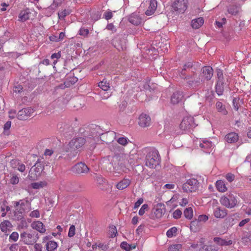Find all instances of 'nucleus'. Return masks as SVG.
<instances>
[{
  "label": "nucleus",
  "mask_w": 251,
  "mask_h": 251,
  "mask_svg": "<svg viewBox=\"0 0 251 251\" xmlns=\"http://www.w3.org/2000/svg\"><path fill=\"white\" fill-rule=\"evenodd\" d=\"M160 162V157L158 151L153 150L149 151L146 158V165L151 168H155L159 165Z\"/></svg>",
  "instance_id": "1"
},
{
  "label": "nucleus",
  "mask_w": 251,
  "mask_h": 251,
  "mask_svg": "<svg viewBox=\"0 0 251 251\" xmlns=\"http://www.w3.org/2000/svg\"><path fill=\"white\" fill-rule=\"evenodd\" d=\"M111 157V161L113 163L114 172L122 170L126 165V155L124 153H119Z\"/></svg>",
  "instance_id": "2"
},
{
  "label": "nucleus",
  "mask_w": 251,
  "mask_h": 251,
  "mask_svg": "<svg viewBox=\"0 0 251 251\" xmlns=\"http://www.w3.org/2000/svg\"><path fill=\"white\" fill-rule=\"evenodd\" d=\"M99 127L96 126L95 128L92 129L91 131L92 135H91L93 137H96L99 135H100V138L102 142L106 144H109L114 141L115 138V132L114 131H108L104 133L101 134H98L97 130L99 129Z\"/></svg>",
  "instance_id": "3"
},
{
  "label": "nucleus",
  "mask_w": 251,
  "mask_h": 251,
  "mask_svg": "<svg viewBox=\"0 0 251 251\" xmlns=\"http://www.w3.org/2000/svg\"><path fill=\"white\" fill-rule=\"evenodd\" d=\"M222 205L228 208H232L237 204L236 197L231 193H227L223 196L220 199Z\"/></svg>",
  "instance_id": "4"
},
{
  "label": "nucleus",
  "mask_w": 251,
  "mask_h": 251,
  "mask_svg": "<svg viewBox=\"0 0 251 251\" xmlns=\"http://www.w3.org/2000/svg\"><path fill=\"white\" fill-rule=\"evenodd\" d=\"M188 0H172V10L177 14L184 13L188 7Z\"/></svg>",
  "instance_id": "5"
},
{
  "label": "nucleus",
  "mask_w": 251,
  "mask_h": 251,
  "mask_svg": "<svg viewBox=\"0 0 251 251\" xmlns=\"http://www.w3.org/2000/svg\"><path fill=\"white\" fill-rule=\"evenodd\" d=\"M199 182L195 178L188 179L182 185V189L184 192L192 193L198 190Z\"/></svg>",
  "instance_id": "6"
},
{
  "label": "nucleus",
  "mask_w": 251,
  "mask_h": 251,
  "mask_svg": "<svg viewBox=\"0 0 251 251\" xmlns=\"http://www.w3.org/2000/svg\"><path fill=\"white\" fill-rule=\"evenodd\" d=\"M38 234H35V232L28 233L26 232H23L20 234V238L21 240L26 245H32L37 242L38 237Z\"/></svg>",
  "instance_id": "7"
},
{
  "label": "nucleus",
  "mask_w": 251,
  "mask_h": 251,
  "mask_svg": "<svg viewBox=\"0 0 251 251\" xmlns=\"http://www.w3.org/2000/svg\"><path fill=\"white\" fill-rule=\"evenodd\" d=\"M85 143V139L82 137L73 139L68 144V151H75L82 147Z\"/></svg>",
  "instance_id": "8"
},
{
  "label": "nucleus",
  "mask_w": 251,
  "mask_h": 251,
  "mask_svg": "<svg viewBox=\"0 0 251 251\" xmlns=\"http://www.w3.org/2000/svg\"><path fill=\"white\" fill-rule=\"evenodd\" d=\"M202 82V78L201 77L200 75H197L194 73L190 75V78L187 79V84L189 87L196 88L199 86Z\"/></svg>",
  "instance_id": "9"
},
{
  "label": "nucleus",
  "mask_w": 251,
  "mask_h": 251,
  "mask_svg": "<svg viewBox=\"0 0 251 251\" xmlns=\"http://www.w3.org/2000/svg\"><path fill=\"white\" fill-rule=\"evenodd\" d=\"M34 111L30 107L23 108L19 111L17 114V118L20 120H25L32 116Z\"/></svg>",
  "instance_id": "10"
},
{
  "label": "nucleus",
  "mask_w": 251,
  "mask_h": 251,
  "mask_svg": "<svg viewBox=\"0 0 251 251\" xmlns=\"http://www.w3.org/2000/svg\"><path fill=\"white\" fill-rule=\"evenodd\" d=\"M213 75V70L210 66H204L201 70V73L199 75L202 78V81L210 80Z\"/></svg>",
  "instance_id": "11"
},
{
  "label": "nucleus",
  "mask_w": 251,
  "mask_h": 251,
  "mask_svg": "<svg viewBox=\"0 0 251 251\" xmlns=\"http://www.w3.org/2000/svg\"><path fill=\"white\" fill-rule=\"evenodd\" d=\"M193 118L191 117H186L183 118L179 125V128L182 131L187 130L194 126Z\"/></svg>",
  "instance_id": "12"
},
{
  "label": "nucleus",
  "mask_w": 251,
  "mask_h": 251,
  "mask_svg": "<svg viewBox=\"0 0 251 251\" xmlns=\"http://www.w3.org/2000/svg\"><path fill=\"white\" fill-rule=\"evenodd\" d=\"M73 171L76 174H81L87 173L89 171V168L87 166L82 162L78 163L73 167Z\"/></svg>",
  "instance_id": "13"
},
{
  "label": "nucleus",
  "mask_w": 251,
  "mask_h": 251,
  "mask_svg": "<svg viewBox=\"0 0 251 251\" xmlns=\"http://www.w3.org/2000/svg\"><path fill=\"white\" fill-rule=\"evenodd\" d=\"M151 123L150 117L146 114H141L139 118V125L141 127H147L150 126Z\"/></svg>",
  "instance_id": "14"
},
{
  "label": "nucleus",
  "mask_w": 251,
  "mask_h": 251,
  "mask_svg": "<svg viewBox=\"0 0 251 251\" xmlns=\"http://www.w3.org/2000/svg\"><path fill=\"white\" fill-rule=\"evenodd\" d=\"M213 214L216 218L223 219L227 216V210L225 208L219 206L214 209Z\"/></svg>",
  "instance_id": "15"
},
{
  "label": "nucleus",
  "mask_w": 251,
  "mask_h": 251,
  "mask_svg": "<svg viewBox=\"0 0 251 251\" xmlns=\"http://www.w3.org/2000/svg\"><path fill=\"white\" fill-rule=\"evenodd\" d=\"M57 128L60 131L63 132L67 135H71L73 133V127L69 125L64 123H59L57 125Z\"/></svg>",
  "instance_id": "16"
},
{
  "label": "nucleus",
  "mask_w": 251,
  "mask_h": 251,
  "mask_svg": "<svg viewBox=\"0 0 251 251\" xmlns=\"http://www.w3.org/2000/svg\"><path fill=\"white\" fill-rule=\"evenodd\" d=\"M199 146L206 153H210L212 150L213 144L212 142L207 140H203L202 142H200Z\"/></svg>",
  "instance_id": "17"
},
{
  "label": "nucleus",
  "mask_w": 251,
  "mask_h": 251,
  "mask_svg": "<svg viewBox=\"0 0 251 251\" xmlns=\"http://www.w3.org/2000/svg\"><path fill=\"white\" fill-rule=\"evenodd\" d=\"M128 21L132 24L138 25L142 23V20L138 14L133 13L129 17Z\"/></svg>",
  "instance_id": "18"
},
{
  "label": "nucleus",
  "mask_w": 251,
  "mask_h": 251,
  "mask_svg": "<svg viewBox=\"0 0 251 251\" xmlns=\"http://www.w3.org/2000/svg\"><path fill=\"white\" fill-rule=\"evenodd\" d=\"M157 6V2L156 0H150V5L145 12L146 14L148 16L152 15L156 10Z\"/></svg>",
  "instance_id": "19"
},
{
  "label": "nucleus",
  "mask_w": 251,
  "mask_h": 251,
  "mask_svg": "<svg viewBox=\"0 0 251 251\" xmlns=\"http://www.w3.org/2000/svg\"><path fill=\"white\" fill-rule=\"evenodd\" d=\"M33 229H36L41 233H45L46 229L43 224L39 221L33 222L31 225Z\"/></svg>",
  "instance_id": "20"
},
{
  "label": "nucleus",
  "mask_w": 251,
  "mask_h": 251,
  "mask_svg": "<svg viewBox=\"0 0 251 251\" xmlns=\"http://www.w3.org/2000/svg\"><path fill=\"white\" fill-rule=\"evenodd\" d=\"M111 160V157L110 156L105 158L102 161L103 166L108 171L114 172L113 163H112Z\"/></svg>",
  "instance_id": "21"
},
{
  "label": "nucleus",
  "mask_w": 251,
  "mask_h": 251,
  "mask_svg": "<svg viewBox=\"0 0 251 251\" xmlns=\"http://www.w3.org/2000/svg\"><path fill=\"white\" fill-rule=\"evenodd\" d=\"M239 139L238 134L235 132L229 133L225 136V140L228 143H234Z\"/></svg>",
  "instance_id": "22"
},
{
  "label": "nucleus",
  "mask_w": 251,
  "mask_h": 251,
  "mask_svg": "<svg viewBox=\"0 0 251 251\" xmlns=\"http://www.w3.org/2000/svg\"><path fill=\"white\" fill-rule=\"evenodd\" d=\"M183 95L182 93L176 91L173 94L171 97V102L173 104H177L182 99Z\"/></svg>",
  "instance_id": "23"
},
{
  "label": "nucleus",
  "mask_w": 251,
  "mask_h": 251,
  "mask_svg": "<svg viewBox=\"0 0 251 251\" xmlns=\"http://www.w3.org/2000/svg\"><path fill=\"white\" fill-rule=\"evenodd\" d=\"M131 181L127 178H124L119 181L116 185L118 190H123L127 188L130 184Z\"/></svg>",
  "instance_id": "24"
},
{
  "label": "nucleus",
  "mask_w": 251,
  "mask_h": 251,
  "mask_svg": "<svg viewBox=\"0 0 251 251\" xmlns=\"http://www.w3.org/2000/svg\"><path fill=\"white\" fill-rule=\"evenodd\" d=\"M31 12L29 9L22 10L20 12L19 15V20L24 22L29 19Z\"/></svg>",
  "instance_id": "25"
},
{
  "label": "nucleus",
  "mask_w": 251,
  "mask_h": 251,
  "mask_svg": "<svg viewBox=\"0 0 251 251\" xmlns=\"http://www.w3.org/2000/svg\"><path fill=\"white\" fill-rule=\"evenodd\" d=\"M63 0H53L52 3L47 8V10L50 11V14L54 12L55 10L61 4Z\"/></svg>",
  "instance_id": "26"
},
{
  "label": "nucleus",
  "mask_w": 251,
  "mask_h": 251,
  "mask_svg": "<svg viewBox=\"0 0 251 251\" xmlns=\"http://www.w3.org/2000/svg\"><path fill=\"white\" fill-rule=\"evenodd\" d=\"M25 206V203L23 201H21L19 208H16L14 212V216L17 217L18 220H21L22 218V216L21 215H18V213L22 214L24 212L23 207Z\"/></svg>",
  "instance_id": "27"
},
{
  "label": "nucleus",
  "mask_w": 251,
  "mask_h": 251,
  "mask_svg": "<svg viewBox=\"0 0 251 251\" xmlns=\"http://www.w3.org/2000/svg\"><path fill=\"white\" fill-rule=\"evenodd\" d=\"M216 187L220 192H225L227 190L225 181L222 180H219L216 181Z\"/></svg>",
  "instance_id": "28"
},
{
  "label": "nucleus",
  "mask_w": 251,
  "mask_h": 251,
  "mask_svg": "<svg viewBox=\"0 0 251 251\" xmlns=\"http://www.w3.org/2000/svg\"><path fill=\"white\" fill-rule=\"evenodd\" d=\"M163 215L162 209L161 208H156L152 211V213L149 215L151 219H155L161 218Z\"/></svg>",
  "instance_id": "29"
},
{
  "label": "nucleus",
  "mask_w": 251,
  "mask_h": 251,
  "mask_svg": "<svg viewBox=\"0 0 251 251\" xmlns=\"http://www.w3.org/2000/svg\"><path fill=\"white\" fill-rule=\"evenodd\" d=\"M215 90L218 95H222L224 91V82L217 81L215 86Z\"/></svg>",
  "instance_id": "30"
},
{
  "label": "nucleus",
  "mask_w": 251,
  "mask_h": 251,
  "mask_svg": "<svg viewBox=\"0 0 251 251\" xmlns=\"http://www.w3.org/2000/svg\"><path fill=\"white\" fill-rule=\"evenodd\" d=\"M203 22L202 18H199L192 21L191 25L193 28L198 29L203 25Z\"/></svg>",
  "instance_id": "31"
},
{
  "label": "nucleus",
  "mask_w": 251,
  "mask_h": 251,
  "mask_svg": "<svg viewBox=\"0 0 251 251\" xmlns=\"http://www.w3.org/2000/svg\"><path fill=\"white\" fill-rule=\"evenodd\" d=\"M121 248L122 249L126 250V251H130L133 249H135L136 247V245L134 244H129L126 242H122L121 243Z\"/></svg>",
  "instance_id": "32"
},
{
  "label": "nucleus",
  "mask_w": 251,
  "mask_h": 251,
  "mask_svg": "<svg viewBox=\"0 0 251 251\" xmlns=\"http://www.w3.org/2000/svg\"><path fill=\"white\" fill-rule=\"evenodd\" d=\"M34 166L35 167L34 169V171L36 172V176L39 175L40 173L43 171L44 167L42 163L39 159H38Z\"/></svg>",
  "instance_id": "33"
},
{
  "label": "nucleus",
  "mask_w": 251,
  "mask_h": 251,
  "mask_svg": "<svg viewBox=\"0 0 251 251\" xmlns=\"http://www.w3.org/2000/svg\"><path fill=\"white\" fill-rule=\"evenodd\" d=\"M46 250L47 251H54L57 247V244L53 241H50L46 244Z\"/></svg>",
  "instance_id": "34"
},
{
  "label": "nucleus",
  "mask_w": 251,
  "mask_h": 251,
  "mask_svg": "<svg viewBox=\"0 0 251 251\" xmlns=\"http://www.w3.org/2000/svg\"><path fill=\"white\" fill-rule=\"evenodd\" d=\"M216 107L217 110L219 112L221 113L224 115H226L227 114V112L226 110L225 107L221 102H217L216 103Z\"/></svg>",
  "instance_id": "35"
},
{
  "label": "nucleus",
  "mask_w": 251,
  "mask_h": 251,
  "mask_svg": "<svg viewBox=\"0 0 251 251\" xmlns=\"http://www.w3.org/2000/svg\"><path fill=\"white\" fill-rule=\"evenodd\" d=\"M190 229L191 231L195 232L198 231L200 229L199 221H197V220L192 221L190 224Z\"/></svg>",
  "instance_id": "36"
},
{
  "label": "nucleus",
  "mask_w": 251,
  "mask_h": 251,
  "mask_svg": "<svg viewBox=\"0 0 251 251\" xmlns=\"http://www.w3.org/2000/svg\"><path fill=\"white\" fill-rule=\"evenodd\" d=\"M99 86L103 91H107L110 88L109 83L105 79L99 83Z\"/></svg>",
  "instance_id": "37"
},
{
  "label": "nucleus",
  "mask_w": 251,
  "mask_h": 251,
  "mask_svg": "<svg viewBox=\"0 0 251 251\" xmlns=\"http://www.w3.org/2000/svg\"><path fill=\"white\" fill-rule=\"evenodd\" d=\"M227 11L229 14L236 15L239 11V7L236 5H231L228 7Z\"/></svg>",
  "instance_id": "38"
},
{
  "label": "nucleus",
  "mask_w": 251,
  "mask_h": 251,
  "mask_svg": "<svg viewBox=\"0 0 251 251\" xmlns=\"http://www.w3.org/2000/svg\"><path fill=\"white\" fill-rule=\"evenodd\" d=\"M185 217L189 220H191L193 217V211L191 207L186 208L184 211Z\"/></svg>",
  "instance_id": "39"
},
{
  "label": "nucleus",
  "mask_w": 251,
  "mask_h": 251,
  "mask_svg": "<svg viewBox=\"0 0 251 251\" xmlns=\"http://www.w3.org/2000/svg\"><path fill=\"white\" fill-rule=\"evenodd\" d=\"M47 185L45 181H40L38 182H33L31 184V186L34 189H38L44 187Z\"/></svg>",
  "instance_id": "40"
},
{
  "label": "nucleus",
  "mask_w": 251,
  "mask_h": 251,
  "mask_svg": "<svg viewBox=\"0 0 251 251\" xmlns=\"http://www.w3.org/2000/svg\"><path fill=\"white\" fill-rule=\"evenodd\" d=\"M71 12V10L70 9H64L60 11L58 13V18L60 19H64V18L69 15Z\"/></svg>",
  "instance_id": "41"
},
{
  "label": "nucleus",
  "mask_w": 251,
  "mask_h": 251,
  "mask_svg": "<svg viewBox=\"0 0 251 251\" xmlns=\"http://www.w3.org/2000/svg\"><path fill=\"white\" fill-rule=\"evenodd\" d=\"M10 178L9 179L10 183L13 185L17 184L19 182V177L14 173L10 174Z\"/></svg>",
  "instance_id": "42"
},
{
  "label": "nucleus",
  "mask_w": 251,
  "mask_h": 251,
  "mask_svg": "<svg viewBox=\"0 0 251 251\" xmlns=\"http://www.w3.org/2000/svg\"><path fill=\"white\" fill-rule=\"evenodd\" d=\"M11 223L9 221L6 220L2 222L0 225L1 230L5 232L7 230V227L11 226Z\"/></svg>",
  "instance_id": "43"
},
{
  "label": "nucleus",
  "mask_w": 251,
  "mask_h": 251,
  "mask_svg": "<svg viewBox=\"0 0 251 251\" xmlns=\"http://www.w3.org/2000/svg\"><path fill=\"white\" fill-rule=\"evenodd\" d=\"M117 234V230L116 227L114 225L110 226L109 230V234L110 235V237L111 238H113L116 236Z\"/></svg>",
  "instance_id": "44"
},
{
  "label": "nucleus",
  "mask_w": 251,
  "mask_h": 251,
  "mask_svg": "<svg viewBox=\"0 0 251 251\" xmlns=\"http://www.w3.org/2000/svg\"><path fill=\"white\" fill-rule=\"evenodd\" d=\"M177 232V228L176 227H173L169 229L166 233L168 237L171 238Z\"/></svg>",
  "instance_id": "45"
},
{
  "label": "nucleus",
  "mask_w": 251,
  "mask_h": 251,
  "mask_svg": "<svg viewBox=\"0 0 251 251\" xmlns=\"http://www.w3.org/2000/svg\"><path fill=\"white\" fill-rule=\"evenodd\" d=\"M117 141L119 144H120L123 146H126L128 143V139L126 137H122L119 138L117 139Z\"/></svg>",
  "instance_id": "46"
},
{
  "label": "nucleus",
  "mask_w": 251,
  "mask_h": 251,
  "mask_svg": "<svg viewBox=\"0 0 251 251\" xmlns=\"http://www.w3.org/2000/svg\"><path fill=\"white\" fill-rule=\"evenodd\" d=\"M181 248L180 244H175L170 246L168 248V251H178Z\"/></svg>",
  "instance_id": "47"
},
{
  "label": "nucleus",
  "mask_w": 251,
  "mask_h": 251,
  "mask_svg": "<svg viewBox=\"0 0 251 251\" xmlns=\"http://www.w3.org/2000/svg\"><path fill=\"white\" fill-rule=\"evenodd\" d=\"M182 214V211L180 210L177 209L174 212L173 214V217L175 219H178L181 217Z\"/></svg>",
  "instance_id": "48"
},
{
  "label": "nucleus",
  "mask_w": 251,
  "mask_h": 251,
  "mask_svg": "<svg viewBox=\"0 0 251 251\" xmlns=\"http://www.w3.org/2000/svg\"><path fill=\"white\" fill-rule=\"evenodd\" d=\"M217 81H224V76L222 70L221 69H217L216 70Z\"/></svg>",
  "instance_id": "49"
},
{
  "label": "nucleus",
  "mask_w": 251,
  "mask_h": 251,
  "mask_svg": "<svg viewBox=\"0 0 251 251\" xmlns=\"http://www.w3.org/2000/svg\"><path fill=\"white\" fill-rule=\"evenodd\" d=\"M19 238V234L17 232H13L9 236V240L16 242Z\"/></svg>",
  "instance_id": "50"
},
{
  "label": "nucleus",
  "mask_w": 251,
  "mask_h": 251,
  "mask_svg": "<svg viewBox=\"0 0 251 251\" xmlns=\"http://www.w3.org/2000/svg\"><path fill=\"white\" fill-rule=\"evenodd\" d=\"M200 251H216L212 245H204L201 249Z\"/></svg>",
  "instance_id": "51"
},
{
  "label": "nucleus",
  "mask_w": 251,
  "mask_h": 251,
  "mask_svg": "<svg viewBox=\"0 0 251 251\" xmlns=\"http://www.w3.org/2000/svg\"><path fill=\"white\" fill-rule=\"evenodd\" d=\"M148 205L147 204H143L140 209L139 211V215L140 216H142L145 213V211H147L148 209Z\"/></svg>",
  "instance_id": "52"
},
{
  "label": "nucleus",
  "mask_w": 251,
  "mask_h": 251,
  "mask_svg": "<svg viewBox=\"0 0 251 251\" xmlns=\"http://www.w3.org/2000/svg\"><path fill=\"white\" fill-rule=\"evenodd\" d=\"M214 97V96L213 92L211 91L210 92H208L207 95L206 96V101L211 103Z\"/></svg>",
  "instance_id": "53"
},
{
  "label": "nucleus",
  "mask_w": 251,
  "mask_h": 251,
  "mask_svg": "<svg viewBox=\"0 0 251 251\" xmlns=\"http://www.w3.org/2000/svg\"><path fill=\"white\" fill-rule=\"evenodd\" d=\"M75 226L72 225L70 227L69 232H68V236L69 237H73L75 233Z\"/></svg>",
  "instance_id": "54"
},
{
  "label": "nucleus",
  "mask_w": 251,
  "mask_h": 251,
  "mask_svg": "<svg viewBox=\"0 0 251 251\" xmlns=\"http://www.w3.org/2000/svg\"><path fill=\"white\" fill-rule=\"evenodd\" d=\"M20 162H21L20 161V160L16 159H12L10 161V165L12 168H16L18 167Z\"/></svg>",
  "instance_id": "55"
},
{
  "label": "nucleus",
  "mask_w": 251,
  "mask_h": 251,
  "mask_svg": "<svg viewBox=\"0 0 251 251\" xmlns=\"http://www.w3.org/2000/svg\"><path fill=\"white\" fill-rule=\"evenodd\" d=\"M214 241L219 245L225 246V240H224L221 238L215 237L214 238Z\"/></svg>",
  "instance_id": "56"
},
{
  "label": "nucleus",
  "mask_w": 251,
  "mask_h": 251,
  "mask_svg": "<svg viewBox=\"0 0 251 251\" xmlns=\"http://www.w3.org/2000/svg\"><path fill=\"white\" fill-rule=\"evenodd\" d=\"M185 71L186 70L183 69L180 72L179 75L182 79L187 80L190 78V75H186Z\"/></svg>",
  "instance_id": "57"
},
{
  "label": "nucleus",
  "mask_w": 251,
  "mask_h": 251,
  "mask_svg": "<svg viewBox=\"0 0 251 251\" xmlns=\"http://www.w3.org/2000/svg\"><path fill=\"white\" fill-rule=\"evenodd\" d=\"M79 34L84 37H86L89 33V31L87 28H81L79 31Z\"/></svg>",
  "instance_id": "58"
},
{
  "label": "nucleus",
  "mask_w": 251,
  "mask_h": 251,
  "mask_svg": "<svg viewBox=\"0 0 251 251\" xmlns=\"http://www.w3.org/2000/svg\"><path fill=\"white\" fill-rule=\"evenodd\" d=\"M113 17V14L110 10H108L104 12L103 17L107 20L111 19Z\"/></svg>",
  "instance_id": "59"
},
{
  "label": "nucleus",
  "mask_w": 251,
  "mask_h": 251,
  "mask_svg": "<svg viewBox=\"0 0 251 251\" xmlns=\"http://www.w3.org/2000/svg\"><path fill=\"white\" fill-rule=\"evenodd\" d=\"M77 80L78 79L77 77H73L72 78H70L68 81H65L64 83L65 84L66 86L68 87L69 86V85L68 84L69 82H70L71 84H74L77 82Z\"/></svg>",
  "instance_id": "60"
},
{
  "label": "nucleus",
  "mask_w": 251,
  "mask_h": 251,
  "mask_svg": "<svg viewBox=\"0 0 251 251\" xmlns=\"http://www.w3.org/2000/svg\"><path fill=\"white\" fill-rule=\"evenodd\" d=\"M40 212L38 210H35L31 212V213L29 214L30 217L33 218H39L40 217Z\"/></svg>",
  "instance_id": "61"
},
{
  "label": "nucleus",
  "mask_w": 251,
  "mask_h": 251,
  "mask_svg": "<svg viewBox=\"0 0 251 251\" xmlns=\"http://www.w3.org/2000/svg\"><path fill=\"white\" fill-rule=\"evenodd\" d=\"M208 217L207 215H200L198 217V219L197 220V221H199V223L201 222H206L207 220H208Z\"/></svg>",
  "instance_id": "62"
},
{
  "label": "nucleus",
  "mask_w": 251,
  "mask_h": 251,
  "mask_svg": "<svg viewBox=\"0 0 251 251\" xmlns=\"http://www.w3.org/2000/svg\"><path fill=\"white\" fill-rule=\"evenodd\" d=\"M226 179L229 182H232L235 179V176L231 173H228L226 176Z\"/></svg>",
  "instance_id": "63"
},
{
  "label": "nucleus",
  "mask_w": 251,
  "mask_h": 251,
  "mask_svg": "<svg viewBox=\"0 0 251 251\" xmlns=\"http://www.w3.org/2000/svg\"><path fill=\"white\" fill-rule=\"evenodd\" d=\"M239 98H233V100H232L234 108L236 110H238L239 109V105H238V101H239Z\"/></svg>",
  "instance_id": "64"
}]
</instances>
